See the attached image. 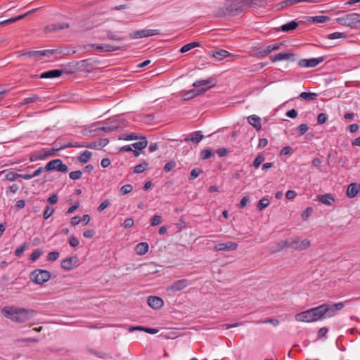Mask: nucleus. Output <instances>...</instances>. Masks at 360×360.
<instances>
[{
    "label": "nucleus",
    "instance_id": "obj_1",
    "mask_svg": "<svg viewBox=\"0 0 360 360\" xmlns=\"http://www.w3.org/2000/svg\"><path fill=\"white\" fill-rule=\"evenodd\" d=\"M1 314L13 322L24 323L36 316L37 311L32 309L6 306L1 311Z\"/></svg>",
    "mask_w": 360,
    "mask_h": 360
},
{
    "label": "nucleus",
    "instance_id": "obj_2",
    "mask_svg": "<svg viewBox=\"0 0 360 360\" xmlns=\"http://www.w3.org/2000/svg\"><path fill=\"white\" fill-rule=\"evenodd\" d=\"M264 4L265 0L229 1L226 4V11L229 15L236 16L250 7L262 6Z\"/></svg>",
    "mask_w": 360,
    "mask_h": 360
},
{
    "label": "nucleus",
    "instance_id": "obj_3",
    "mask_svg": "<svg viewBox=\"0 0 360 360\" xmlns=\"http://www.w3.org/2000/svg\"><path fill=\"white\" fill-rule=\"evenodd\" d=\"M124 114L114 115V139L126 141L139 139V136L136 133H119V130H122L128 126V122L124 117Z\"/></svg>",
    "mask_w": 360,
    "mask_h": 360
},
{
    "label": "nucleus",
    "instance_id": "obj_4",
    "mask_svg": "<svg viewBox=\"0 0 360 360\" xmlns=\"http://www.w3.org/2000/svg\"><path fill=\"white\" fill-rule=\"evenodd\" d=\"M295 319L302 322H314L323 319L320 306L297 314Z\"/></svg>",
    "mask_w": 360,
    "mask_h": 360
},
{
    "label": "nucleus",
    "instance_id": "obj_5",
    "mask_svg": "<svg viewBox=\"0 0 360 360\" xmlns=\"http://www.w3.org/2000/svg\"><path fill=\"white\" fill-rule=\"evenodd\" d=\"M62 51L60 49H46L41 51H30L22 53L18 56V58L27 57L33 59L34 61H38L44 57L49 58L51 55L54 53H60Z\"/></svg>",
    "mask_w": 360,
    "mask_h": 360
},
{
    "label": "nucleus",
    "instance_id": "obj_6",
    "mask_svg": "<svg viewBox=\"0 0 360 360\" xmlns=\"http://www.w3.org/2000/svg\"><path fill=\"white\" fill-rule=\"evenodd\" d=\"M348 301L338 302V303H335L333 304H329L325 303L321 305H319L322 319H323L327 317L329 318V317H332V316H335L338 313V311L343 309V307H345V304Z\"/></svg>",
    "mask_w": 360,
    "mask_h": 360
},
{
    "label": "nucleus",
    "instance_id": "obj_7",
    "mask_svg": "<svg viewBox=\"0 0 360 360\" xmlns=\"http://www.w3.org/2000/svg\"><path fill=\"white\" fill-rule=\"evenodd\" d=\"M336 21L343 26L356 27L360 25V14L356 13H348L338 18Z\"/></svg>",
    "mask_w": 360,
    "mask_h": 360
},
{
    "label": "nucleus",
    "instance_id": "obj_8",
    "mask_svg": "<svg viewBox=\"0 0 360 360\" xmlns=\"http://www.w3.org/2000/svg\"><path fill=\"white\" fill-rule=\"evenodd\" d=\"M112 130V128L110 126L104 127L101 126L99 124H95L91 125L88 129L82 130V134L89 136H97L102 135L103 132H110Z\"/></svg>",
    "mask_w": 360,
    "mask_h": 360
},
{
    "label": "nucleus",
    "instance_id": "obj_9",
    "mask_svg": "<svg viewBox=\"0 0 360 360\" xmlns=\"http://www.w3.org/2000/svg\"><path fill=\"white\" fill-rule=\"evenodd\" d=\"M30 278L34 283L41 285L50 279L51 273L47 270L37 269L31 273Z\"/></svg>",
    "mask_w": 360,
    "mask_h": 360
},
{
    "label": "nucleus",
    "instance_id": "obj_10",
    "mask_svg": "<svg viewBox=\"0 0 360 360\" xmlns=\"http://www.w3.org/2000/svg\"><path fill=\"white\" fill-rule=\"evenodd\" d=\"M47 171L56 170L61 172H67L68 167L66 165L63 164L60 159H55L49 161L45 166Z\"/></svg>",
    "mask_w": 360,
    "mask_h": 360
},
{
    "label": "nucleus",
    "instance_id": "obj_11",
    "mask_svg": "<svg viewBox=\"0 0 360 360\" xmlns=\"http://www.w3.org/2000/svg\"><path fill=\"white\" fill-rule=\"evenodd\" d=\"M158 34H160V31L158 30L146 29L134 31L133 32L130 33V37L131 39H140Z\"/></svg>",
    "mask_w": 360,
    "mask_h": 360
},
{
    "label": "nucleus",
    "instance_id": "obj_12",
    "mask_svg": "<svg viewBox=\"0 0 360 360\" xmlns=\"http://www.w3.org/2000/svg\"><path fill=\"white\" fill-rule=\"evenodd\" d=\"M325 59L326 56L312 58L309 59H300L298 61V65L301 68H314L324 61Z\"/></svg>",
    "mask_w": 360,
    "mask_h": 360
},
{
    "label": "nucleus",
    "instance_id": "obj_13",
    "mask_svg": "<svg viewBox=\"0 0 360 360\" xmlns=\"http://www.w3.org/2000/svg\"><path fill=\"white\" fill-rule=\"evenodd\" d=\"M217 80L215 77H211L205 79L196 80L193 84V86L199 87L202 86V88H207V90L217 85Z\"/></svg>",
    "mask_w": 360,
    "mask_h": 360
},
{
    "label": "nucleus",
    "instance_id": "obj_14",
    "mask_svg": "<svg viewBox=\"0 0 360 360\" xmlns=\"http://www.w3.org/2000/svg\"><path fill=\"white\" fill-rule=\"evenodd\" d=\"M311 245V242L308 239L300 240L298 238H295L291 240V248H293L296 250H303L309 248Z\"/></svg>",
    "mask_w": 360,
    "mask_h": 360
},
{
    "label": "nucleus",
    "instance_id": "obj_15",
    "mask_svg": "<svg viewBox=\"0 0 360 360\" xmlns=\"http://www.w3.org/2000/svg\"><path fill=\"white\" fill-rule=\"evenodd\" d=\"M190 285H191V281L187 279H180L174 282L172 285L167 288V290L172 292H176L184 289Z\"/></svg>",
    "mask_w": 360,
    "mask_h": 360
},
{
    "label": "nucleus",
    "instance_id": "obj_16",
    "mask_svg": "<svg viewBox=\"0 0 360 360\" xmlns=\"http://www.w3.org/2000/svg\"><path fill=\"white\" fill-rule=\"evenodd\" d=\"M269 59L273 63L283 60H295V55L291 52H281L277 54L270 56Z\"/></svg>",
    "mask_w": 360,
    "mask_h": 360
},
{
    "label": "nucleus",
    "instance_id": "obj_17",
    "mask_svg": "<svg viewBox=\"0 0 360 360\" xmlns=\"http://www.w3.org/2000/svg\"><path fill=\"white\" fill-rule=\"evenodd\" d=\"M238 243L229 241L226 243H218L214 246V250L216 251H232L236 250L238 248Z\"/></svg>",
    "mask_w": 360,
    "mask_h": 360
},
{
    "label": "nucleus",
    "instance_id": "obj_18",
    "mask_svg": "<svg viewBox=\"0 0 360 360\" xmlns=\"http://www.w3.org/2000/svg\"><path fill=\"white\" fill-rule=\"evenodd\" d=\"M207 91V88H201L200 89L189 90L184 94L183 100L188 101V100L198 96L199 94L205 93Z\"/></svg>",
    "mask_w": 360,
    "mask_h": 360
},
{
    "label": "nucleus",
    "instance_id": "obj_19",
    "mask_svg": "<svg viewBox=\"0 0 360 360\" xmlns=\"http://www.w3.org/2000/svg\"><path fill=\"white\" fill-rule=\"evenodd\" d=\"M147 303L153 309H158L162 307L164 302L159 297L150 296L147 300Z\"/></svg>",
    "mask_w": 360,
    "mask_h": 360
},
{
    "label": "nucleus",
    "instance_id": "obj_20",
    "mask_svg": "<svg viewBox=\"0 0 360 360\" xmlns=\"http://www.w3.org/2000/svg\"><path fill=\"white\" fill-rule=\"evenodd\" d=\"M63 70H51L41 73L39 76L41 79H52L61 76Z\"/></svg>",
    "mask_w": 360,
    "mask_h": 360
},
{
    "label": "nucleus",
    "instance_id": "obj_21",
    "mask_svg": "<svg viewBox=\"0 0 360 360\" xmlns=\"http://www.w3.org/2000/svg\"><path fill=\"white\" fill-rule=\"evenodd\" d=\"M38 8L32 9V10L29 11L28 12H27V13H24L22 15H18V16L15 17V18H11L5 20L4 21H1V22H0V25H8V24H11V23L15 22H17V21H18L20 20H22V19L25 18L26 16H27L28 15H30V13H33Z\"/></svg>",
    "mask_w": 360,
    "mask_h": 360
},
{
    "label": "nucleus",
    "instance_id": "obj_22",
    "mask_svg": "<svg viewBox=\"0 0 360 360\" xmlns=\"http://www.w3.org/2000/svg\"><path fill=\"white\" fill-rule=\"evenodd\" d=\"M204 136L201 134L200 131H196L191 134L188 136L186 137L184 139L185 142L192 141L195 143H198L202 139Z\"/></svg>",
    "mask_w": 360,
    "mask_h": 360
},
{
    "label": "nucleus",
    "instance_id": "obj_23",
    "mask_svg": "<svg viewBox=\"0 0 360 360\" xmlns=\"http://www.w3.org/2000/svg\"><path fill=\"white\" fill-rule=\"evenodd\" d=\"M248 121L256 130L259 131L262 128L261 119L256 115H250L248 117Z\"/></svg>",
    "mask_w": 360,
    "mask_h": 360
},
{
    "label": "nucleus",
    "instance_id": "obj_24",
    "mask_svg": "<svg viewBox=\"0 0 360 360\" xmlns=\"http://www.w3.org/2000/svg\"><path fill=\"white\" fill-rule=\"evenodd\" d=\"M359 193V186L356 183L350 184L347 190V196L349 198H354Z\"/></svg>",
    "mask_w": 360,
    "mask_h": 360
},
{
    "label": "nucleus",
    "instance_id": "obj_25",
    "mask_svg": "<svg viewBox=\"0 0 360 360\" xmlns=\"http://www.w3.org/2000/svg\"><path fill=\"white\" fill-rule=\"evenodd\" d=\"M148 244L146 242H141L135 247L136 252L139 255H143L148 251Z\"/></svg>",
    "mask_w": 360,
    "mask_h": 360
},
{
    "label": "nucleus",
    "instance_id": "obj_26",
    "mask_svg": "<svg viewBox=\"0 0 360 360\" xmlns=\"http://www.w3.org/2000/svg\"><path fill=\"white\" fill-rule=\"evenodd\" d=\"M317 198L321 202L326 205H330L335 201L330 194L319 195Z\"/></svg>",
    "mask_w": 360,
    "mask_h": 360
},
{
    "label": "nucleus",
    "instance_id": "obj_27",
    "mask_svg": "<svg viewBox=\"0 0 360 360\" xmlns=\"http://www.w3.org/2000/svg\"><path fill=\"white\" fill-rule=\"evenodd\" d=\"M148 145V141L145 136H142L139 139V141L134 143L131 146L134 149L142 150Z\"/></svg>",
    "mask_w": 360,
    "mask_h": 360
},
{
    "label": "nucleus",
    "instance_id": "obj_28",
    "mask_svg": "<svg viewBox=\"0 0 360 360\" xmlns=\"http://www.w3.org/2000/svg\"><path fill=\"white\" fill-rule=\"evenodd\" d=\"M86 46H91L93 48H95L98 51H110L112 50V46L110 45L106 44H87L85 46V48Z\"/></svg>",
    "mask_w": 360,
    "mask_h": 360
},
{
    "label": "nucleus",
    "instance_id": "obj_29",
    "mask_svg": "<svg viewBox=\"0 0 360 360\" xmlns=\"http://www.w3.org/2000/svg\"><path fill=\"white\" fill-rule=\"evenodd\" d=\"M69 27V25L68 23H58V24H54L49 25L46 27V29L49 32H54L56 30H61Z\"/></svg>",
    "mask_w": 360,
    "mask_h": 360
},
{
    "label": "nucleus",
    "instance_id": "obj_30",
    "mask_svg": "<svg viewBox=\"0 0 360 360\" xmlns=\"http://www.w3.org/2000/svg\"><path fill=\"white\" fill-rule=\"evenodd\" d=\"M298 27V23L295 20H292L288 23H285L281 26V30L283 32H289L295 30Z\"/></svg>",
    "mask_w": 360,
    "mask_h": 360
},
{
    "label": "nucleus",
    "instance_id": "obj_31",
    "mask_svg": "<svg viewBox=\"0 0 360 360\" xmlns=\"http://www.w3.org/2000/svg\"><path fill=\"white\" fill-rule=\"evenodd\" d=\"M73 257H69L62 260L61 267L65 270H71L74 268Z\"/></svg>",
    "mask_w": 360,
    "mask_h": 360
},
{
    "label": "nucleus",
    "instance_id": "obj_32",
    "mask_svg": "<svg viewBox=\"0 0 360 360\" xmlns=\"http://www.w3.org/2000/svg\"><path fill=\"white\" fill-rule=\"evenodd\" d=\"M230 56V53L224 49H220L217 51H214L212 56L217 59L222 60Z\"/></svg>",
    "mask_w": 360,
    "mask_h": 360
},
{
    "label": "nucleus",
    "instance_id": "obj_33",
    "mask_svg": "<svg viewBox=\"0 0 360 360\" xmlns=\"http://www.w3.org/2000/svg\"><path fill=\"white\" fill-rule=\"evenodd\" d=\"M318 96V94L316 93L311 92H302L299 95V98L301 99L307 100V101H314L316 100Z\"/></svg>",
    "mask_w": 360,
    "mask_h": 360
},
{
    "label": "nucleus",
    "instance_id": "obj_34",
    "mask_svg": "<svg viewBox=\"0 0 360 360\" xmlns=\"http://www.w3.org/2000/svg\"><path fill=\"white\" fill-rule=\"evenodd\" d=\"M148 162L143 161L134 167V172L136 174H141L148 169Z\"/></svg>",
    "mask_w": 360,
    "mask_h": 360
},
{
    "label": "nucleus",
    "instance_id": "obj_35",
    "mask_svg": "<svg viewBox=\"0 0 360 360\" xmlns=\"http://www.w3.org/2000/svg\"><path fill=\"white\" fill-rule=\"evenodd\" d=\"M329 20V18L326 15H316L310 17V22L314 23H324Z\"/></svg>",
    "mask_w": 360,
    "mask_h": 360
},
{
    "label": "nucleus",
    "instance_id": "obj_36",
    "mask_svg": "<svg viewBox=\"0 0 360 360\" xmlns=\"http://www.w3.org/2000/svg\"><path fill=\"white\" fill-rule=\"evenodd\" d=\"M214 153L211 148H206L205 150H202L200 152V159L202 160H207L210 158L211 157L214 156Z\"/></svg>",
    "mask_w": 360,
    "mask_h": 360
},
{
    "label": "nucleus",
    "instance_id": "obj_37",
    "mask_svg": "<svg viewBox=\"0 0 360 360\" xmlns=\"http://www.w3.org/2000/svg\"><path fill=\"white\" fill-rule=\"evenodd\" d=\"M199 46H200V44L198 42H195V41L191 42V43L186 44L184 46H183L180 49V52L186 53V52L191 50L193 48L198 47Z\"/></svg>",
    "mask_w": 360,
    "mask_h": 360
},
{
    "label": "nucleus",
    "instance_id": "obj_38",
    "mask_svg": "<svg viewBox=\"0 0 360 360\" xmlns=\"http://www.w3.org/2000/svg\"><path fill=\"white\" fill-rule=\"evenodd\" d=\"M80 63L82 64V67H84L88 71H89V68H90L91 69L94 66V64L97 63V61L93 60L92 59L89 58V59H86V60H82Z\"/></svg>",
    "mask_w": 360,
    "mask_h": 360
},
{
    "label": "nucleus",
    "instance_id": "obj_39",
    "mask_svg": "<svg viewBox=\"0 0 360 360\" xmlns=\"http://www.w3.org/2000/svg\"><path fill=\"white\" fill-rule=\"evenodd\" d=\"M91 153L89 150L84 151L79 157V161L82 163H86L91 158Z\"/></svg>",
    "mask_w": 360,
    "mask_h": 360
},
{
    "label": "nucleus",
    "instance_id": "obj_40",
    "mask_svg": "<svg viewBox=\"0 0 360 360\" xmlns=\"http://www.w3.org/2000/svg\"><path fill=\"white\" fill-rule=\"evenodd\" d=\"M305 1H309V0H284L282 2H281L280 4L281 8H284L285 6Z\"/></svg>",
    "mask_w": 360,
    "mask_h": 360
},
{
    "label": "nucleus",
    "instance_id": "obj_41",
    "mask_svg": "<svg viewBox=\"0 0 360 360\" xmlns=\"http://www.w3.org/2000/svg\"><path fill=\"white\" fill-rule=\"evenodd\" d=\"M270 204V202L269 200V199L266 198H263L262 199H261L257 207V209L259 210H262L263 209L267 207Z\"/></svg>",
    "mask_w": 360,
    "mask_h": 360
},
{
    "label": "nucleus",
    "instance_id": "obj_42",
    "mask_svg": "<svg viewBox=\"0 0 360 360\" xmlns=\"http://www.w3.org/2000/svg\"><path fill=\"white\" fill-rule=\"evenodd\" d=\"M283 45V42H278V43H275L273 44H270V45L267 46L266 48L269 53H271L272 51L279 49Z\"/></svg>",
    "mask_w": 360,
    "mask_h": 360
},
{
    "label": "nucleus",
    "instance_id": "obj_43",
    "mask_svg": "<svg viewBox=\"0 0 360 360\" xmlns=\"http://www.w3.org/2000/svg\"><path fill=\"white\" fill-rule=\"evenodd\" d=\"M80 148H94L97 149L99 148V143L98 141H95L91 143H82L80 145Z\"/></svg>",
    "mask_w": 360,
    "mask_h": 360
},
{
    "label": "nucleus",
    "instance_id": "obj_44",
    "mask_svg": "<svg viewBox=\"0 0 360 360\" xmlns=\"http://www.w3.org/2000/svg\"><path fill=\"white\" fill-rule=\"evenodd\" d=\"M81 143H79L78 142H68L64 144L60 145V149H65L68 148H80Z\"/></svg>",
    "mask_w": 360,
    "mask_h": 360
},
{
    "label": "nucleus",
    "instance_id": "obj_45",
    "mask_svg": "<svg viewBox=\"0 0 360 360\" xmlns=\"http://www.w3.org/2000/svg\"><path fill=\"white\" fill-rule=\"evenodd\" d=\"M265 157L263 155H258L257 158L253 161V167L257 169L259 165L264 161Z\"/></svg>",
    "mask_w": 360,
    "mask_h": 360
},
{
    "label": "nucleus",
    "instance_id": "obj_46",
    "mask_svg": "<svg viewBox=\"0 0 360 360\" xmlns=\"http://www.w3.org/2000/svg\"><path fill=\"white\" fill-rule=\"evenodd\" d=\"M60 150V147L53 148L49 150L48 151H46L44 153V154L39 155V158L44 159L46 157L53 155L56 151H58Z\"/></svg>",
    "mask_w": 360,
    "mask_h": 360
},
{
    "label": "nucleus",
    "instance_id": "obj_47",
    "mask_svg": "<svg viewBox=\"0 0 360 360\" xmlns=\"http://www.w3.org/2000/svg\"><path fill=\"white\" fill-rule=\"evenodd\" d=\"M257 323H271L274 326H277L279 324V321L276 319H269L264 321H256Z\"/></svg>",
    "mask_w": 360,
    "mask_h": 360
},
{
    "label": "nucleus",
    "instance_id": "obj_48",
    "mask_svg": "<svg viewBox=\"0 0 360 360\" xmlns=\"http://www.w3.org/2000/svg\"><path fill=\"white\" fill-rule=\"evenodd\" d=\"M161 221H162V217L160 215L155 214L150 219V225L152 226H155L160 224L161 223Z\"/></svg>",
    "mask_w": 360,
    "mask_h": 360
},
{
    "label": "nucleus",
    "instance_id": "obj_49",
    "mask_svg": "<svg viewBox=\"0 0 360 360\" xmlns=\"http://www.w3.org/2000/svg\"><path fill=\"white\" fill-rule=\"evenodd\" d=\"M53 212H54L53 207H50V206H46V207L44 212V214H43L44 219H49L53 214Z\"/></svg>",
    "mask_w": 360,
    "mask_h": 360
},
{
    "label": "nucleus",
    "instance_id": "obj_50",
    "mask_svg": "<svg viewBox=\"0 0 360 360\" xmlns=\"http://www.w3.org/2000/svg\"><path fill=\"white\" fill-rule=\"evenodd\" d=\"M133 189V186L131 184H126L121 187L120 193L122 195H126L129 193Z\"/></svg>",
    "mask_w": 360,
    "mask_h": 360
},
{
    "label": "nucleus",
    "instance_id": "obj_51",
    "mask_svg": "<svg viewBox=\"0 0 360 360\" xmlns=\"http://www.w3.org/2000/svg\"><path fill=\"white\" fill-rule=\"evenodd\" d=\"M39 99V96L37 95H34L32 97L25 98L22 102L21 105H27L31 103H33Z\"/></svg>",
    "mask_w": 360,
    "mask_h": 360
},
{
    "label": "nucleus",
    "instance_id": "obj_52",
    "mask_svg": "<svg viewBox=\"0 0 360 360\" xmlns=\"http://www.w3.org/2000/svg\"><path fill=\"white\" fill-rule=\"evenodd\" d=\"M82 172L80 170L73 171L69 174V176L71 179L76 180L82 177Z\"/></svg>",
    "mask_w": 360,
    "mask_h": 360
},
{
    "label": "nucleus",
    "instance_id": "obj_53",
    "mask_svg": "<svg viewBox=\"0 0 360 360\" xmlns=\"http://www.w3.org/2000/svg\"><path fill=\"white\" fill-rule=\"evenodd\" d=\"M59 256H60V254L58 252H57V251L51 252L49 253V255L47 256V260L51 261V262L55 261L58 259Z\"/></svg>",
    "mask_w": 360,
    "mask_h": 360
},
{
    "label": "nucleus",
    "instance_id": "obj_54",
    "mask_svg": "<svg viewBox=\"0 0 360 360\" xmlns=\"http://www.w3.org/2000/svg\"><path fill=\"white\" fill-rule=\"evenodd\" d=\"M281 248H277L276 250H275V252H280L283 250V249L290 248H291V241L288 240H284L281 242Z\"/></svg>",
    "mask_w": 360,
    "mask_h": 360
},
{
    "label": "nucleus",
    "instance_id": "obj_55",
    "mask_svg": "<svg viewBox=\"0 0 360 360\" xmlns=\"http://www.w3.org/2000/svg\"><path fill=\"white\" fill-rule=\"evenodd\" d=\"M201 172L202 170L200 168H194L191 172L189 179L192 180L197 178L200 175Z\"/></svg>",
    "mask_w": 360,
    "mask_h": 360
},
{
    "label": "nucleus",
    "instance_id": "obj_56",
    "mask_svg": "<svg viewBox=\"0 0 360 360\" xmlns=\"http://www.w3.org/2000/svg\"><path fill=\"white\" fill-rule=\"evenodd\" d=\"M18 177H20V174L10 172L6 174V179L10 181H15Z\"/></svg>",
    "mask_w": 360,
    "mask_h": 360
},
{
    "label": "nucleus",
    "instance_id": "obj_57",
    "mask_svg": "<svg viewBox=\"0 0 360 360\" xmlns=\"http://www.w3.org/2000/svg\"><path fill=\"white\" fill-rule=\"evenodd\" d=\"M176 167V162L174 161L168 162L164 167V170L166 172H170Z\"/></svg>",
    "mask_w": 360,
    "mask_h": 360
},
{
    "label": "nucleus",
    "instance_id": "obj_58",
    "mask_svg": "<svg viewBox=\"0 0 360 360\" xmlns=\"http://www.w3.org/2000/svg\"><path fill=\"white\" fill-rule=\"evenodd\" d=\"M26 248H27V243L22 244L21 246H20L19 248H18L15 250V255L17 257H20L23 254V252L25 250Z\"/></svg>",
    "mask_w": 360,
    "mask_h": 360
},
{
    "label": "nucleus",
    "instance_id": "obj_59",
    "mask_svg": "<svg viewBox=\"0 0 360 360\" xmlns=\"http://www.w3.org/2000/svg\"><path fill=\"white\" fill-rule=\"evenodd\" d=\"M328 120V116L326 113H320L317 117V122L319 124H324Z\"/></svg>",
    "mask_w": 360,
    "mask_h": 360
},
{
    "label": "nucleus",
    "instance_id": "obj_60",
    "mask_svg": "<svg viewBox=\"0 0 360 360\" xmlns=\"http://www.w3.org/2000/svg\"><path fill=\"white\" fill-rule=\"evenodd\" d=\"M41 255H42L41 251L38 250H35L31 254V255L30 257V259L34 262V261L37 260Z\"/></svg>",
    "mask_w": 360,
    "mask_h": 360
},
{
    "label": "nucleus",
    "instance_id": "obj_61",
    "mask_svg": "<svg viewBox=\"0 0 360 360\" xmlns=\"http://www.w3.org/2000/svg\"><path fill=\"white\" fill-rule=\"evenodd\" d=\"M110 205V201L109 200H105L103 202L101 203V205L98 207V210L99 212L103 211L106 207H108Z\"/></svg>",
    "mask_w": 360,
    "mask_h": 360
},
{
    "label": "nucleus",
    "instance_id": "obj_62",
    "mask_svg": "<svg viewBox=\"0 0 360 360\" xmlns=\"http://www.w3.org/2000/svg\"><path fill=\"white\" fill-rule=\"evenodd\" d=\"M313 211V209L312 207H307L302 214V218L304 221H306L309 214L312 212Z\"/></svg>",
    "mask_w": 360,
    "mask_h": 360
},
{
    "label": "nucleus",
    "instance_id": "obj_63",
    "mask_svg": "<svg viewBox=\"0 0 360 360\" xmlns=\"http://www.w3.org/2000/svg\"><path fill=\"white\" fill-rule=\"evenodd\" d=\"M343 35H344L343 33L336 32L329 34L328 35V39H340V38L342 37Z\"/></svg>",
    "mask_w": 360,
    "mask_h": 360
},
{
    "label": "nucleus",
    "instance_id": "obj_64",
    "mask_svg": "<svg viewBox=\"0 0 360 360\" xmlns=\"http://www.w3.org/2000/svg\"><path fill=\"white\" fill-rule=\"evenodd\" d=\"M309 127L307 124H302L297 128L300 135L304 134L307 131Z\"/></svg>",
    "mask_w": 360,
    "mask_h": 360
}]
</instances>
